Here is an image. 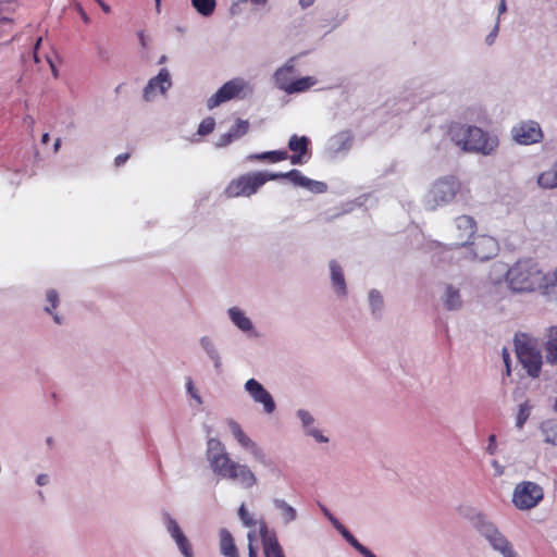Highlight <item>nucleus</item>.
Segmentation results:
<instances>
[{"instance_id": "nucleus-45", "label": "nucleus", "mask_w": 557, "mask_h": 557, "mask_svg": "<svg viewBox=\"0 0 557 557\" xmlns=\"http://www.w3.org/2000/svg\"><path fill=\"white\" fill-rule=\"evenodd\" d=\"M496 436L494 434L490 435L488 437V445L486 447V451L490 454V455H494L496 453Z\"/></svg>"}, {"instance_id": "nucleus-47", "label": "nucleus", "mask_w": 557, "mask_h": 557, "mask_svg": "<svg viewBox=\"0 0 557 557\" xmlns=\"http://www.w3.org/2000/svg\"><path fill=\"white\" fill-rule=\"evenodd\" d=\"M128 159H129V153H127V152L121 153L115 158L114 163L116 166H120V165L124 164Z\"/></svg>"}, {"instance_id": "nucleus-10", "label": "nucleus", "mask_w": 557, "mask_h": 557, "mask_svg": "<svg viewBox=\"0 0 557 557\" xmlns=\"http://www.w3.org/2000/svg\"><path fill=\"white\" fill-rule=\"evenodd\" d=\"M264 184L265 178L262 176V172L248 173L231 181L225 188V195L228 198L249 197Z\"/></svg>"}, {"instance_id": "nucleus-13", "label": "nucleus", "mask_w": 557, "mask_h": 557, "mask_svg": "<svg viewBox=\"0 0 557 557\" xmlns=\"http://www.w3.org/2000/svg\"><path fill=\"white\" fill-rule=\"evenodd\" d=\"M511 136L519 145H531L539 143L543 133L539 123L534 121L520 122L511 128Z\"/></svg>"}, {"instance_id": "nucleus-19", "label": "nucleus", "mask_w": 557, "mask_h": 557, "mask_svg": "<svg viewBox=\"0 0 557 557\" xmlns=\"http://www.w3.org/2000/svg\"><path fill=\"white\" fill-rule=\"evenodd\" d=\"M286 178L289 180L293 185L306 188L314 194H322L327 188L325 183L311 180L302 175V173L296 169L287 172Z\"/></svg>"}, {"instance_id": "nucleus-4", "label": "nucleus", "mask_w": 557, "mask_h": 557, "mask_svg": "<svg viewBox=\"0 0 557 557\" xmlns=\"http://www.w3.org/2000/svg\"><path fill=\"white\" fill-rule=\"evenodd\" d=\"M462 193L461 183L454 176L442 177L434 182L425 196V207L436 210L449 205L458 194Z\"/></svg>"}, {"instance_id": "nucleus-21", "label": "nucleus", "mask_w": 557, "mask_h": 557, "mask_svg": "<svg viewBox=\"0 0 557 557\" xmlns=\"http://www.w3.org/2000/svg\"><path fill=\"white\" fill-rule=\"evenodd\" d=\"M441 300L446 310L457 311L462 308L463 301L460 289L453 284H445Z\"/></svg>"}, {"instance_id": "nucleus-25", "label": "nucleus", "mask_w": 557, "mask_h": 557, "mask_svg": "<svg viewBox=\"0 0 557 557\" xmlns=\"http://www.w3.org/2000/svg\"><path fill=\"white\" fill-rule=\"evenodd\" d=\"M249 129V122L244 120H237L236 123L231 127L228 133L221 136L218 146H226L233 139H237L244 136Z\"/></svg>"}, {"instance_id": "nucleus-57", "label": "nucleus", "mask_w": 557, "mask_h": 557, "mask_svg": "<svg viewBox=\"0 0 557 557\" xmlns=\"http://www.w3.org/2000/svg\"><path fill=\"white\" fill-rule=\"evenodd\" d=\"M341 534L347 530L341 522L334 527Z\"/></svg>"}, {"instance_id": "nucleus-17", "label": "nucleus", "mask_w": 557, "mask_h": 557, "mask_svg": "<svg viewBox=\"0 0 557 557\" xmlns=\"http://www.w3.org/2000/svg\"><path fill=\"white\" fill-rule=\"evenodd\" d=\"M172 85L168 70L161 69L159 74L151 78L144 89L145 101H152L158 94L163 95Z\"/></svg>"}, {"instance_id": "nucleus-11", "label": "nucleus", "mask_w": 557, "mask_h": 557, "mask_svg": "<svg viewBox=\"0 0 557 557\" xmlns=\"http://www.w3.org/2000/svg\"><path fill=\"white\" fill-rule=\"evenodd\" d=\"M162 521L166 532L176 544L177 549L184 557H195L190 541L181 529L177 521L169 513H162Z\"/></svg>"}, {"instance_id": "nucleus-56", "label": "nucleus", "mask_w": 557, "mask_h": 557, "mask_svg": "<svg viewBox=\"0 0 557 557\" xmlns=\"http://www.w3.org/2000/svg\"><path fill=\"white\" fill-rule=\"evenodd\" d=\"M498 11H499V13H504L506 11V1L505 0H500Z\"/></svg>"}, {"instance_id": "nucleus-64", "label": "nucleus", "mask_w": 557, "mask_h": 557, "mask_svg": "<svg viewBox=\"0 0 557 557\" xmlns=\"http://www.w3.org/2000/svg\"><path fill=\"white\" fill-rule=\"evenodd\" d=\"M554 408H555V410L557 411V398H556V401H555Z\"/></svg>"}, {"instance_id": "nucleus-8", "label": "nucleus", "mask_w": 557, "mask_h": 557, "mask_svg": "<svg viewBox=\"0 0 557 557\" xmlns=\"http://www.w3.org/2000/svg\"><path fill=\"white\" fill-rule=\"evenodd\" d=\"M253 92L252 86L244 78L236 77L226 82L210 99L211 104H221L231 100H245Z\"/></svg>"}, {"instance_id": "nucleus-33", "label": "nucleus", "mask_w": 557, "mask_h": 557, "mask_svg": "<svg viewBox=\"0 0 557 557\" xmlns=\"http://www.w3.org/2000/svg\"><path fill=\"white\" fill-rule=\"evenodd\" d=\"M317 81L311 76H306L297 79H292L288 94L302 92L312 87Z\"/></svg>"}, {"instance_id": "nucleus-35", "label": "nucleus", "mask_w": 557, "mask_h": 557, "mask_svg": "<svg viewBox=\"0 0 557 557\" xmlns=\"http://www.w3.org/2000/svg\"><path fill=\"white\" fill-rule=\"evenodd\" d=\"M195 10L202 16H210L213 14L216 1L215 0H191Z\"/></svg>"}, {"instance_id": "nucleus-42", "label": "nucleus", "mask_w": 557, "mask_h": 557, "mask_svg": "<svg viewBox=\"0 0 557 557\" xmlns=\"http://www.w3.org/2000/svg\"><path fill=\"white\" fill-rule=\"evenodd\" d=\"M528 417H529L528 410L523 406H521V408L519 410V413L517 416L516 426L518 429H522V426L525 423Z\"/></svg>"}, {"instance_id": "nucleus-38", "label": "nucleus", "mask_w": 557, "mask_h": 557, "mask_svg": "<svg viewBox=\"0 0 557 557\" xmlns=\"http://www.w3.org/2000/svg\"><path fill=\"white\" fill-rule=\"evenodd\" d=\"M369 304L372 309V312H379L383 308V297L380 292L376 289H372L369 293Z\"/></svg>"}, {"instance_id": "nucleus-24", "label": "nucleus", "mask_w": 557, "mask_h": 557, "mask_svg": "<svg viewBox=\"0 0 557 557\" xmlns=\"http://www.w3.org/2000/svg\"><path fill=\"white\" fill-rule=\"evenodd\" d=\"M199 344L208 358L213 362L214 368L219 371L222 367V358L214 341L209 336H202L199 339Z\"/></svg>"}, {"instance_id": "nucleus-46", "label": "nucleus", "mask_w": 557, "mask_h": 557, "mask_svg": "<svg viewBox=\"0 0 557 557\" xmlns=\"http://www.w3.org/2000/svg\"><path fill=\"white\" fill-rule=\"evenodd\" d=\"M503 359H504V363L506 366V375H510L511 374V369H510V356H509V352L506 348L503 349Z\"/></svg>"}, {"instance_id": "nucleus-39", "label": "nucleus", "mask_w": 557, "mask_h": 557, "mask_svg": "<svg viewBox=\"0 0 557 557\" xmlns=\"http://www.w3.org/2000/svg\"><path fill=\"white\" fill-rule=\"evenodd\" d=\"M186 392L188 396L195 400L198 406L203 404V399L199 393V391L195 387L194 381L191 377L186 379Z\"/></svg>"}, {"instance_id": "nucleus-5", "label": "nucleus", "mask_w": 557, "mask_h": 557, "mask_svg": "<svg viewBox=\"0 0 557 557\" xmlns=\"http://www.w3.org/2000/svg\"><path fill=\"white\" fill-rule=\"evenodd\" d=\"M226 424L238 445L246 450L253 460L262 465L264 468H268L271 473L278 474L281 472L275 463L267 456L265 450L246 434L236 420L227 419Z\"/></svg>"}, {"instance_id": "nucleus-59", "label": "nucleus", "mask_w": 557, "mask_h": 557, "mask_svg": "<svg viewBox=\"0 0 557 557\" xmlns=\"http://www.w3.org/2000/svg\"><path fill=\"white\" fill-rule=\"evenodd\" d=\"M48 140H49V134H48V133H45V134L42 135V137H41V141H42V144H47V143H48Z\"/></svg>"}, {"instance_id": "nucleus-14", "label": "nucleus", "mask_w": 557, "mask_h": 557, "mask_svg": "<svg viewBox=\"0 0 557 557\" xmlns=\"http://www.w3.org/2000/svg\"><path fill=\"white\" fill-rule=\"evenodd\" d=\"M454 224L456 230L455 238L457 239L453 244L454 247H467L470 244L469 239H473L475 236L478 230L476 221L471 215L462 214L454 220Z\"/></svg>"}, {"instance_id": "nucleus-23", "label": "nucleus", "mask_w": 557, "mask_h": 557, "mask_svg": "<svg viewBox=\"0 0 557 557\" xmlns=\"http://www.w3.org/2000/svg\"><path fill=\"white\" fill-rule=\"evenodd\" d=\"M220 536V552L224 557H239L238 550L235 545L233 535L227 529H221L219 532Z\"/></svg>"}, {"instance_id": "nucleus-2", "label": "nucleus", "mask_w": 557, "mask_h": 557, "mask_svg": "<svg viewBox=\"0 0 557 557\" xmlns=\"http://www.w3.org/2000/svg\"><path fill=\"white\" fill-rule=\"evenodd\" d=\"M448 135L456 146L467 152L490 156L498 147L497 136L485 133L476 126L455 124L450 126Z\"/></svg>"}, {"instance_id": "nucleus-22", "label": "nucleus", "mask_w": 557, "mask_h": 557, "mask_svg": "<svg viewBox=\"0 0 557 557\" xmlns=\"http://www.w3.org/2000/svg\"><path fill=\"white\" fill-rule=\"evenodd\" d=\"M267 525L262 524L260 533L262 536L263 550L265 557H285L282 546L274 535H268Z\"/></svg>"}, {"instance_id": "nucleus-53", "label": "nucleus", "mask_w": 557, "mask_h": 557, "mask_svg": "<svg viewBox=\"0 0 557 557\" xmlns=\"http://www.w3.org/2000/svg\"><path fill=\"white\" fill-rule=\"evenodd\" d=\"M40 42H41V38H39V39L37 40L36 46H35V51H34V59H35V61H36L37 63L39 62V59H38V51H37V49H38V47H39Z\"/></svg>"}, {"instance_id": "nucleus-18", "label": "nucleus", "mask_w": 557, "mask_h": 557, "mask_svg": "<svg viewBox=\"0 0 557 557\" xmlns=\"http://www.w3.org/2000/svg\"><path fill=\"white\" fill-rule=\"evenodd\" d=\"M354 135L349 131L339 132L327 140L326 152L336 157L339 154H346L352 147Z\"/></svg>"}, {"instance_id": "nucleus-27", "label": "nucleus", "mask_w": 557, "mask_h": 557, "mask_svg": "<svg viewBox=\"0 0 557 557\" xmlns=\"http://www.w3.org/2000/svg\"><path fill=\"white\" fill-rule=\"evenodd\" d=\"M294 71H295L294 65H288V64L278 69L274 74L275 85L280 89L285 90L287 92L289 89L292 79H293Z\"/></svg>"}, {"instance_id": "nucleus-15", "label": "nucleus", "mask_w": 557, "mask_h": 557, "mask_svg": "<svg viewBox=\"0 0 557 557\" xmlns=\"http://www.w3.org/2000/svg\"><path fill=\"white\" fill-rule=\"evenodd\" d=\"M470 247L473 259L485 261L496 256L498 251L497 242L487 235H476L467 246Z\"/></svg>"}, {"instance_id": "nucleus-43", "label": "nucleus", "mask_w": 557, "mask_h": 557, "mask_svg": "<svg viewBox=\"0 0 557 557\" xmlns=\"http://www.w3.org/2000/svg\"><path fill=\"white\" fill-rule=\"evenodd\" d=\"M309 159V156L308 154H302V153H293L290 157H289V160H290V163L292 164H304L308 161Z\"/></svg>"}, {"instance_id": "nucleus-61", "label": "nucleus", "mask_w": 557, "mask_h": 557, "mask_svg": "<svg viewBox=\"0 0 557 557\" xmlns=\"http://www.w3.org/2000/svg\"><path fill=\"white\" fill-rule=\"evenodd\" d=\"M27 123H29V125H32L34 123V120L32 117H28L25 120Z\"/></svg>"}, {"instance_id": "nucleus-6", "label": "nucleus", "mask_w": 557, "mask_h": 557, "mask_svg": "<svg viewBox=\"0 0 557 557\" xmlns=\"http://www.w3.org/2000/svg\"><path fill=\"white\" fill-rule=\"evenodd\" d=\"M516 354L519 362L532 377H537L542 369V354L537 343L525 334L515 338Z\"/></svg>"}, {"instance_id": "nucleus-29", "label": "nucleus", "mask_w": 557, "mask_h": 557, "mask_svg": "<svg viewBox=\"0 0 557 557\" xmlns=\"http://www.w3.org/2000/svg\"><path fill=\"white\" fill-rule=\"evenodd\" d=\"M545 350L547 362L557 363V326L549 329Z\"/></svg>"}, {"instance_id": "nucleus-7", "label": "nucleus", "mask_w": 557, "mask_h": 557, "mask_svg": "<svg viewBox=\"0 0 557 557\" xmlns=\"http://www.w3.org/2000/svg\"><path fill=\"white\" fill-rule=\"evenodd\" d=\"M476 528L479 532L486 539L492 548L498 552L503 557L513 555L516 549L511 542L486 518L479 513L476 516Z\"/></svg>"}, {"instance_id": "nucleus-40", "label": "nucleus", "mask_w": 557, "mask_h": 557, "mask_svg": "<svg viewBox=\"0 0 557 557\" xmlns=\"http://www.w3.org/2000/svg\"><path fill=\"white\" fill-rule=\"evenodd\" d=\"M238 517L246 527H253L256 524L252 516L248 512L244 504L238 508Z\"/></svg>"}, {"instance_id": "nucleus-41", "label": "nucleus", "mask_w": 557, "mask_h": 557, "mask_svg": "<svg viewBox=\"0 0 557 557\" xmlns=\"http://www.w3.org/2000/svg\"><path fill=\"white\" fill-rule=\"evenodd\" d=\"M215 122L212 117L205 119L198 127V134L200 135H208L210 134L214 128Z\"/></svg>"}, {"instance_id": "nucleus-30", "label": "nucleus", "mask_w": 557, "mask_h": 557, "mask_svg": "<svg viewBox=\"0 0 557 557\" xmlns=\"http://www.w3.org/2000/svg\"><path fill=\"white\" fill-rule=\"evenodd\" d=\"M288 158V153L285 150H273L261 153H252L247 157V160H268L270 162H278L286 160Z\"/></svg>"}, {"instance_id": "nucleus-63", "label": "nucleus", "mask_w": 557, "mask_h": 557, "mask_svg": "<svg viewBox=\"0 0 557 557\" xmlns=\"http://www.w3.org/2000/svg\"><path fill=\"white\" fill-rule=\"evenodd\" d=\"M492 40H493V37H492V35H490V36L487 37V41H488V44H491V42H492Z\"/></svg>"}, {"instance_id": "nucleus-48", "label": "nucleus", "mask_w": 557, "mask_h": 557, "mask_svg": "<svg viewBox=\"0 0 557 557\" xmlns=\"http://www.w3.org/2000/svg\"><path fill=\"white\" fill-rule=\"evenodd\" d=\"M36 483L39 486L47 485L49 483V475L46 473H41V474L37 475Z\"/></svg>"}, {"instance_id": "nucleus-60", "label": "nucleus", "mask_w": 557, "mask_h": 557, "mask_svg": "<svg viewBox=\"0 0 557 557\" xmlns=\"http://www.w3.org/2000/svg\"><path fill=\"white\" fill-rule=\"evenodd\" d=\"M255 4H264L268 0H250Z\"/></svg>"}, {"instance_id": "nucleus-32", "label": "nucleus", "mask_w": 557, "mask_h": 557, "mask_svg": "<svg viewBox=\"0 0 557 557\" xmlns=\"http://www.w3.org/2000/svg\"><path fill=\"white\" fill-rule=\"evenodd\" d=\"M539 185L544 188H557V162L539 176Z\"/></svg>"}, {"instance_id": "nucleus-31", "label": "nucleus", "mask_w": 557, "mask_h": 557, "mask_svg": "<svg viewBox=\"0 0 557 557\" xmlns=\"http://www.w3.org/2000/svg\"><path fill=\"white\" fill-rule=\"evenodd\" d=\"M310 140L307 136L293 135L288 140V148L294 153L308 154Z\"/></svg>"}, {"instance_id": "nucleus-50", "label": "nucleus", "mask_w": 557, "mask_h": 557, "mask_svg": "<svg viewBox=\"0 0 557 557\" xmlns=\"http://www.w3.org/2000/svg\"><path fill=\"white\" fill-rule=\"evenodd\" d=\"M315 0H299V4L301 8L306 9L311 7L314 3Z\"/></svg>"}, {"instance_id": "nucleus-54", "label": "nucleus", "mask_w": 557, "mask_h": 557, "mask_svg": "<svg viewBox=\"0 0 557 557\" xmlns=\"http://www.w3.org/2000/svg\"><path fill=\"white\" fill-rule=\"evenodd\" d=\"M247 537H248V545H253V541L256 540L255 532H249Z\"/></svg>"}, {"instance_id": "nucleus-9", "label": "nucleus", "mask_w": 557, "mask_h": 557, "mask_svg": "<svg viewBox=\"0 0 557 557\" xmlns=\"http://www.w3.org/2000/svg\"><path fill=\"white\" fill-rule=\"evenodd\" d=\"M544 497L541 485L531 481H523L516 485L512 503L520 510H530L536 507Z\"/></svg>"}, {"instance_id": "nucleus-12", "label": "nucleus", "mask_w": 557, "mask_h": 557, "mask_svg": "<svg viewBox=\"0 0 557 557\" xmlns=\"http://www.w3.org/2000/svg\"><path fill=\"white\" fill-rule=\"evenodd\" d=\"M244 389L256 404L262 405L264 413L272 414L275 411L276 405L272 395L259 381L256 379L247 380Z\"/></svg>"}, {"instance_id": "nucleus-49", "label": "nucleus", "mask_w": 557, "mask_h": 557, "mask_svg": "<svg viewBox=\"0 0 557 557\" xmlns=\"http://www.w3.org/2000/svg\"><path fill=\"white\" fill-rule=\"evenodd\" d=\"M324 511V515L326 516V518L329 519V521L332 523L333 527H335L336 524H338V519L335 518L327 509H323Z\"/></svg>"}, {"instance_id": "nucleus-16", "label": "nucleus", "mask_w": 557, "mask_h": 557, "mask_svg": "<svg viewBox=\"0 0 557 557\" xmlns=\"http://www.w3.org/2000/svg\"><path fill=\"white\" fill-rule=\"evenodd\" d=\"M296 416L301 422V429L305 435L312 437L320 444L329 443V437L319 429L314 417L308 410L299 409L297 410Z\"/></svg>"}, {"instance_id": "nucleus-34", "label": "nucleus", "mask_w": 557, "mask_h": 557, "mask_svg": "<svg viewBox=\"0 0 557 557\" xmlns=\"http://www.w3.org/2000/svg\"><path fill=\"white\" fill-rule=\"evenodd\" d=\"M47 301L50 306L45 307V311L52 315L54 322L57 324H62V318L52 312V309H55L59 305V295L54 289H49L46 294Z\"/></svg>"}, {"instance_id": "nucleus-28", "label": "nucleus", "mask_w": 557, "mask_h": 557, "mask_svg": "<svg viewBox=\"0 0 557 557\" xmlns=\"http://www.w3.org/2000/svg\"><path fill=\"white\" fill-rule=\"evenodd\" d=\"M273 506L280 511L281 518L285 524H289L297 519V510L286 500L275 498L273 499Z\"/></svg>"}, {"instance_id": "nucleus-26", "label": "nucleus", "mask_w": 557, "mask_h": 557, "mask_svg": "<svg viewBox=\"0 0 557 557\" xmlns=\"http://www.w3.org/2000/svg\"><path fill=\"white\" fill-rule=\"evenodd\" d=\"M330 270L333 287L335 288L338 295L345 296L347 293V288L341 265L335 260H332L330 262Z\"/></svg>"}, {"instance_id": "nucleus-1", "label": "nucleus", "mask_w": 557, "mask_h": 557, "mask_svg": "<svg viewBox=\"0 0 557 557\" xmlns=\"http://www.w3.org/2000/svg\"><path fill=\"white\" fill-rule=\"evenodd\" d=\"M206 459L212 473L220 480L250 490L258 484V476L247 463L234 460L225 445L218 438L207 441Z\"/></svg>"}, {"instance_id": "nucleus-37", "label": "nucleus", "mask_w": 557, "mask_h": 557, "mask_svg": "<svg viewBox=\"0 0 557 557\" xmlns=\"http://www.w3.org/2000/svg\"><path fill=\"white\" fill-rule=\"evenodd\" d=\"M343 537L363 557H376L369 548L362 545L348 530L342 533Z\"/></svg>"}, {"instance_id": "nucleus-55", "label": "nucleus", "mask_w": 557, "mask_h": 557, "mask_svg": "<svg viewBox=\"0 0 557 557\" xmlns=\"http://www.w3.org/2000/svg\"><path fill=\"white\" fill-rule=\"evenodd\" d=\"M492 466L497 470V473L498 474H502L503 473V470H502V467L499 466L498 461L497 460H494L492 462Z\"/></svg>"}, {"instance_id": "nucleus-3", "label": "nucleus", "mask_w": 557, "mask_h": 557, "mask_svg": "<svg viewBox=\"0 0 557 557\" xmlns=\"http://www.w3.org/2000/svg\"><path fill=\"white\" fill-rule=\"evenodd\" d=\"M509 287L519 293L543 289L546 295L547 276L531 260L518 261L507 272Z\"/></svg>"}, {"instance_id": "nucleus-20", "label": "nucleus", "mask_w": 557, "mask_h": 557, "mask_svg": "<svg viewBox=\"0 0 557 557\" xmlns=\"http://www.w3.org/2000/svg\"><path fill=\"white\" fill-rule=\"evenodd\" d=\"M227 315L232 323L243 333L248 336L258 337L259 334L256 331L252 321L247 317L246 312L238 307H231L227 310Z\"/></svg>"}, {"instance_id": "nucleus-52", "label": "nucleus", "mask_w": 557, "mask_h": 557, "mask_svg": "<svg viewBox=\"0 0 557 557\" xmlns=\"http://www.w3.org/2000/svg\"><path fill=\"white\" fill-rule=\"evenodd\" d=\"M97 2L99 3L104 13L110 12V7L107 3H104L102 0H97Z\"/></svg>"}, {"instance_id": "nucleus-62", "label": "nucleus", "mask_w": 557, "mask_h": 557, "mask_svg": "<svg viewBox=\"0 0 557 557\" xmlns=\"http://www.w3.org/2000/svg\"><path fill=\"white\" fill-rule=\"evenodd\" d=\"M509 557H521V556H520V555L518 554V552H517V553H515L513 555H510Z\"/></svg>"}, {"instance_id": "nucleus-58", "label": "nucleus", "mask_w": 557, "mask_h": 557, "mask_svg": "<svg viewBox=\"0 0 557 557\" xmlns=\"http://www.w3.org/2000/svg\"><path fill=\"white\" fill-rule=\"evenodd\" d=\"M60 138H57L53 145V151L57 152L60 148Z\"/></svg>"}, {"instance_id": "nucleus-51", "label": "nucleus", "mask_w": 557, "mask_h": 557, "mask_svg": "<svg viewBox=\"0 0 557 557\" xmlns=\"http://www.w3.org/2000/svg\"><path fill=\"white\" fill-rule=\"evenodd\" d=\"M248 552L249 557H258L257 549L253 545H248Z\"/></svg>"}, {"instance_id": "nucleus-44", "label": "nucleus", "mask_w": 557, "mask_h": 557, "mask_svg": "<svg viewBox=\"0 0 557 557\" xmlns=\"http://www.w3.org/2000/svg\"><path fill=\"white\" fill-rule=\"evenodd\" d=\"M262 176L265 178V183L268 181H275L280 178H286V173H267L262 172Z\"/></svg>"}, {"instance_id": "nucleus-36", "label": "nucleus", "mask_w": 557, "mask_h": 557, "mask_svg": "<svg viewBox=\"0 0 557 557\" xmlns=\"http://www.w3.org/2000/svg\"><path fill=\"white\" fill-rule=\"evenodd\" d=\"M544 441L557 446V421H546L542 424Z\"/></svg>"}]
</instances>
